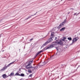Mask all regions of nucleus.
Instances as JSON below:
<instances>
[{"label":"nucleus","instance_id":"18","mask_svg":"<svg viewBox=\"0 0 80 80\" xmlns=\"http://www.w3.org/2000/svg\"><path fill=\"white\" fill-rule=\"evenodd\" d=\"M11 76H12V75H14V73L13 72H12L11 73Z\"/></svg>","mask_w":80,"mask_h":80},{"label":"nucleus","instance_id":"17","mask_svg":"<svg viewBox=\"0 0 80 80\" xmlns=\"http://www.w3.org/2000/svg\"><path fill=\"white\" fill-rule=\"evenodd\" d=\"M64 42H65L67 44L68 43V40H65L64 41Z\"/></svg>","mask_w":80,"mask_h":80},{"label":"nucleus","instance_id":"12","mask_svg":"<svg viewBox=\"0 0 80 80\" xmlns=\"http://www.w3.org/2000/svg\"><path fill=\"white\" fill-rule=\"evenodd\" d=\"M67 39V38H66V37H64L63 39H62V41H64L65 40V39Z\"/></svg>","mask_w":80,"mask_h":80},{"label":"nucleus","instance_id":"19","mask_svg":"<svg viewBox=\"0 0 80 80\" xmlns=\"http://www.w3.org/2000/svg\"><path fill=\"white\" fill-rule=\"evenodd\" d=\"M28 71L29 73H32V71H31L30 70V69H28Z\"/></svg>","mask_w":80,"mask_h":80},{"label":"nucleus","instance_id":"1","mask_svg":"<svg viewBox=\"0 0 80 80\" xmlns=\"http://www.w3.org/2000/svg\"><path fill=\"white\" fill-rule=\"evenodd\" d=\"M54 45H55V44H52L49 47H46L45 48V50H47L48 49H50L51 48H53V46Z\"/></svg>","mask_w":80,"mask_h":80},{"label":"nucleus","instance_id":"27","mask_svg":"<svg viewBox=\"0 0 80 80\" xmlns=\"http://www.w3.org/2000/svg\"><path fill=\"white\" fill-rule=\"evenodd\" d=\"M56 53L57 54L58 53V52H57Z\"/></svg>","mask_w":80,"mask_h":80},{"label":"nucleus","instance_id":"29","mask_svg":"<svg viewBox=\"0 0 80 80\" xmlns=\"http://www.w3.org/2000/svg\"><path fill=\"white\" fill-rule=\"evenodd\" d=\"M36 14V13L35 14H34V15H35V14Z\"/></svg>","mask_w":80,"mask_h":80},{"label":"nucleus","instance_id":"23","mask_svg":"<svg viewBox=\"0 0 80 80\" xmlns=\"http://www.w3.org/2000/svg\"><path fill=\"white\" fill-rule=\"evenodd\" d=\"M30 18V16L28 17V18H27V19H28V18Z\"/></svg>","mask_w":80,"mask_h":80},{"label":"nucleus","instance_id":"11","mask_svg":"<svg viewBox=\"0 0 80 80\" xmlns=\"http://www.w3.org/2000/svg\"><path fill=\"white\" fill-rule=\"evenodd\" d=\"M2 77L3 78H5V77H7V75H6V74H4L2 75Z\"/></svg>","mask_w":80,"mask_h":80},{"label":"nucleus","instance_id":"24","mask_svg":"<svg viewBox=\"0 0 80 80\" xmlns=\"http://www.w3.org/2000/svg\"><path fill=\"white\" fill-rule=\"evenodd\" d=\"M76 14H77V13H75L74 15H76Z\"/></svg>","mask_w":80,"mask_h":80},{"label":"nucleus","instance_id":"5","mask_svg":"<svg viewBox=\"0 0 80 80\" xmlns=\"http://www.w3.org/2000/svg\"><path fill=\"white\" fill-rule=\"evenodd\" d=\"M14 62H15L14 61L13 62H12L10 63L8 66H6V67H5L4 68H3L2 69V70H5V68H6V67H9V66H10V65H12V64H13V63H14Z\"/></svg>","mask_w":80,"mask_h":80},{"label":"nucleus","instance_id":"13","mask_svg":"<svg viewBox=\"0 0 80 80\" xmlns=\"http://www.w3.org/2000/svg\"><path fill=\"white\" fill-rule=\"evenodd\" d=\"M32 61H30V62H29L28 63V65H30L31 64V63H32Z\"/></svg>","mask_w":80,"mask_h":80},{"label":"nucleus","instance_id":"22","mask_svg":"<svg viewBox=\"0 0 80 80\" xmlns=\"http://www.w3.org/2000/svg\"><path fill=\"white\" fill-rule=\"evenodd\" d=\"M29 67H31V68L32 67V65L31 64H30Z\"/></svg>","mask_w":80,"mask_h":80},{"label":"nucleus","instance_id":"6","mask_svg":"<svg viewBox=\"0 0 80 80\" xmlns=\"http://www.w3.org/2000/svg\"><path fill=\"white\" fill-rule=\"evenodd\" d=\"M56 43H58V44H60L61 45L62 44V42H61V41L60 40H58L56 41Z\"/></svg>","mask_w":80,"mask_h":80},{"label":"nucleus","instance_id":"2","mask_svg":"<svg viewBox=\"0 0 80 80\" xmlns=\"http://www.w3.org/2000/svg\"><path fill=\"white\" fill-rule=\"evenodd\" d=\"M54 32H52V33L51 35V38L49 39V41H52V40H53L52 39V38H54Z\"/></svg>","mask_w":80,"mask_h":80},{"label":"nucleus","instance_id":"7","mask_svg":"<svg viewBox=\"0 0 80 80\" xmlns=\"http://www.w3.org/2000/svg\"><path fill=\"white\" fill-rule=\"evenodd\" d=\"M42 51H40L38 52L37 53H36V56L35 57V58H36V57H37L39 54H40V53H42Z\"/></svg>","mask_w":80,"mask_h":80},{"label":"nucleus","instance_id":"15","mask_svg":"<svg viewBox=\"0 0 80 80\" xmlns=\"http://www.w3.org/2000/svg\"><path fill=\"white\" fill-rule=\"evenodd\" d=\"M15 75H18L19 76H20V74H19L17 72L15 74Z\"/></svg>","mask_w":80,"mask_h":80},{"label":"nucleus","instance_id":"28","mask_svg":"<svg viewBox=\"0 0 80 80\" xmlns=\"http://www.w3.org/2000/svg\"><path fill=\"white\" fill-rule=\"evenodd\" d=\"M36 14H37V12H36Z\"/></svg>","mask_w":80,"mask_h":80},{"label":"nucleus","instance_id":"3","mask_svg":"<svg viewBox=\"0 0 80 80\" xmlns=\"http://www.w3.org/2000/svg\"><path fill=\"white\" fill-rule=\"evenodd\" d=\"M78 39V37H76L75 38H73V39L72 41V43H74L75 42H76L77 40Z\"/></svg>","mask_w":80,"mask_h":80},{"label":"nucleus","instance_id":"9","mask_svg":"<svg viewBox=\"0 0 80 80\" xmlns=\"http://www.w3.org/2000/svg\"><path fill=\"white\" fill-rule=\"evenodd\" d=\"M48 43H49V42H46L45 43H44L43 45V47H44V46H45L46 45H47V44H48Z\"/></svg>","mask_w":80,"mask_h":80},{"label":"nucleus","instance_id":"20","mask_svg":"<svg viewBox=\"0 0 80 80\" xmlns=\"http://www.w3.org/2000/svg\"><path fill=\"white\" fill-rule=\"evenodd\" d=\"M32 74H30V75H29V77H32Z\"/></svg>","mask_w":80,"mask_h":80},{"label":"nucleus","instance_id":"16","mask_svg":"<svg viewBox=\"0 0 80 80\" xmlns=\"http://www.w3.org/2000/svg\"><path fill=\"white\" fill-rule=\"evenodd\" d=\"M68 39L69 40H70V41H71V40H72V38H68Z\"/></svg>","mask_w":80,"mask_h":80},{"label":"nucleus","instance_id":"10","mask_svg":"<svg viewBox=\"0 0 80 80\" xmlns=\"http://www.w3.org/2000/svg\"><path fill=\"white\" fill-rule=\"evenodd\" d=\"M65 28H63L60 30V31H61V32H63L64 31V30H65Z\"/></svg>","mask_w":80,"mask_h":80},{"label":"nucleus","instance_id":"21","mask_svg":"<svg viewBox=\"0 0 80 80\" xmlns=\"http://www.w3.org/2000/svg\"><path fill=\"white\" fill-rule=\"evenodd\" d=\"M33 40V38H31L30 39V41H32Z\"/></svg>","mask_w":80,"mask_h":80},{"label":"nucleus","instance_id":"8","mask_svg":"<svg viewBox=\"0 0 80 80\" xmlns=\"http://www.w3.org/2000/svg\"><path fill=\"white\" fill-rule=\"evenodd\" d=\"M26 68L27 69H28L29 68H30L31 67H30V64H28V65L26 66Z\"/></svg>","mask_w":80,"mask_h":80},{"label":"nucleus","instance_id":"25","mask_svg":"<svg viewBox=\"0 0 80 80\" xmlns=\"http://www.w3.org/2000/svg\"><path fill=\"white\" fill-rule=\"evenodd\" d=\"M56 49H57V50H58V48H57L56 47Z\"/></svg>","mask_w":80,"mask_h":80},{"label":"nucleus","instance_id":"30","mask_svg":"<svg viewBox=\"0 0 80 80\" xmlns=\"http://www.w3.org/2000/svg\"><path fill=\"white\" fill-rule=\"evenodd\" d=\"M0 37H1V36H0Z\"/></svg>","mask_w":80,"mask_h":80},{"label":"nucleus","instance_id":"4","mask_svg":"<svg viewBox=\"0 0 80 80\" xmlns=\"http://www.w3.org/2000/svg\"><path fill=\"white\" fill-rule=\"evenodd\" d=\"M65 22V21L63 22L62 23H61L59 26L58 27V29H60L61 28V27H62V26H63Z\"/></svg>","mask_w":80,"mask_h":80},{"label":"nucleus","instance_id":"26","mask_svg":"<svg viewBox=\"0 0 80 80\" xmlns=\"http://www.w3.org/2000/svg\"><path fill=\"white\" fill-rule=\"evenodd\" d=\"M55 40H56V39H57V37H56L55 38Z\"/></svg>","mask_w":80,"mask_h":80},{"label":"nucleus","instance_id":"14","mask_svg":"<svg viewBox=\"0 0 80 80\" xmlns=\"http://www.w3.org/2000/svg\"><path fill=\"white\" fill-rule=\"evenodd\" d=\"M20 76H21V77H24V76H25V74H24L22 73L20 75Z\"/></svg>","mask_w":80,"mask_h":80}]
</instances>
